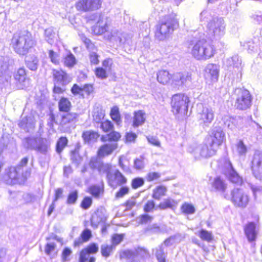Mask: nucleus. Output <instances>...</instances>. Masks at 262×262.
Instances as JSON below:
<instances>
[{"mask_svg": "<svg viewBox=\"0 0 262 262\" xmlns=\"http://www.w3.org/2000/svg\"><path fill=\"white\" fill-rule=\"evenodd\" d=\"M120 188L115 193V196L116 199H120L129 193V187L125 185L120 186Z\"/></svg>", "mask_w": 262, "mask_h": 262, "instance_id": "nucleus-41", "label": "nucleus"}, {"mask_svg": "<svg viewBox=\"0 0 262 262\" xmlns=\"http://www.w3.org/2000/svg\"><path fill=\"white\" fill-rule=\"evenodd\" d=\"M182 212L186 214H191L195 212V208L191 204L188 203L183 204L181 207Z\"/></svg>", "mask_w": 262, "mask_h": 262, "instance_id": "nucleus-46", "label": "nucleus"}, {"mask_svg": "<svg viewBox=\"0 0 262 262\" xmlns=\"http://www.w3.org/2000/svg\"><path fill=\"white\" fill-rule=\"evenodd\" d=\"M14 78L16 81V84L20 89H23V86H24V83L27 80L26 71L24 68H20L18 69L14 76Z\"/></svg>", "mask_w": 262, "mask_h": 262, "instance_id": "nucleus-33", "label": "nucleus"}, {"mask_svg": "<svg viewBox=\"0 0 262 262\" xmlns=\"http://www.w3.org/2000/svg\"><path fill=\"white\" fill-rule=\"evenodd\" d=\"M72 254V250L69 247H64L61 253V258L62 262L70 260V256Z\"/></svg>", "mask_w": 262, "mask_h": 262, "instance_id": "nucleus-43", "label": "nucleus"}, {"mask_svg": "<svg viewBox=\"0 0 262 262\" xmlns=\"http://www.w3.org/2000/svg\"><path fill=\"white\" fill-rule=\"evenodd\" d=\"M2 179L5 183L10 185L24 184L27 179L25 174H19L18 166H10L7 167Z\"/></svg>", "mask_w": 262, "mask_h": 262, "instance_id": "nucleus-7", "label": "nucleus"}, {"mask_svg": "<svg viewBox=\"0 0 262 262\" xmlns=\"http://www.w3.org/2000/svg\"><path fill=\"white\" fill-rule=\"evenodd\" d=\"M115 247L113 245L103 244L101 246L100 251L102 256L105 258L110 257L113 253Z\"/></svg>", "mask_w": 262, "mask_h": 262, "instance_id": "nucleus-38", "label": "nucleus"}, {"mask_svg": "<svg viewBox=\"0 0 262 262\" xmlns=\"http://www.w3.org/2000/svg\"><path fill=\"white\" fill-rule=\"evenodd\" d=\"M198 235L202 240L207 242H211L214 239L213 235L211 232L203 229H201L199 231Z\"/></svg>", "mask_w": 262, "mask_h": 262, "instance_id": "nucleus-39", "label": "nucleus"}, {"mask_svg": "<svg viewBox=\"0 0 262 262\" xmlns=\"http://www.w3.org/2000/svg\"><path fill=\"white\" fill-rule=\"evenodd\" d=\"M155 255L158 262H168L166 259L164 249L162 246H160L159 249L157 250Z\"/></svg>", "mask_w": 262, "mask_h": 262, "instance_id": "nucleus-44", "label": "nucleus"}, {"mask_svg": "<svg viewBox=\"0 0 262 262\" xmlns=\"http://www.w3.org/2000/svg\"><path fill=\"white\" fill-rule=\"evenodd\" d=\"M171 75L167 71H160L158 73L157 80L159 82L163 84L167 83L169 81Z\"/></svg>", "mask_w": 262, "mask_h": 262, "instance_id": "nucleus-37", "label": "nucleus"}, {"mask_svg": "<svg viewBox=\"0 0 262 262\" xmlns=\"http://www.w3.org/2000/svg\"><path fill=\"white\" fill-rule=\"evenodd\" d=\"M107 19L103 15H99L96 24L92 28L94 34L101 35L106 32L107 29Z\"/></svg>", "mask_w": 262, "mask_h": 262, "instance_id": "nucleus-21", "label": "nucleus"}, {"mask_svg": "<svg viewBox=\"0 0 262 262\" xmlns=\"http://www.w3.org/2000/svg\"><path fill=\"white\" fill-rule=\"evenodd\" d=\"M177 14L172 13L165 17V20L157 27L156 37L160 40L167 38L174 29L179 26L178 20L176 18Z\"/></svg>", "mask_w": 262, "mask_h": 262, "instance_id": "nucleus-5", "label": "nucleus"}, {"mask_svg": "<svg viewBox=\"0 0 262 262\" xmlns=\"http://www.w3.org/2000/svg\"><path fill=\"white\" fill-rule=\"evenodd\" d=\"M78 198V193L77 190H73L69 193L67 195L66 203L69 205L75 204Z\"/></svg>", "mask_w": 262, "mask_h": 262, "instance_id": "nucleus-42", "label": "nucleus"}, {"mask_svg": "<svg viewBox=\"0 0 262 262\" xmlns=\"http://www.w3.org/2000/svg\"><path fill=\"white\" fill-rule=\"evenodd\" d=\"M212 188L216 191L224 192L227 189V185L224 180L220 176L215 177L211 183Z\"/></svg>", "mask_w": 262, "mask_h": 262, "instance_id": "nucleus-31", "label": "nucleus"}, {"mask_svg": "<svg viewBox=\"0 0 262 262\" xmlns=\"http://www.w3.org/2000/svg\"><path fill=\"white\" fill-rule=\"evenodd\" d=\"M45 253L53 258L57 254L58 251L56 250V245L54 243H47L45 246Z\"/></svg>", "mask_w": 262, "mask_h": 262, "instance_id": "nucleus-36", "label": "nucleus"}, {"mask_svg": "<svg viewBox=\"0 0 262 262\" xmlns=\"http://www.w3.org/2000/svg\"><path fill=\"white\" fill-rule=\"evenodd\" d=\"M124 237V234H114L111 237L112 245L115 247L119 245L123 240Z\"/></svg>", "mask_w": 262, "mask_h": 262, "instance_id": "nucleus-45", "label": "nucleus"}, {"mask_svg": "<svg viewBox=\"0 0 262 262\" xmlns=\"http://www.w3.org/2000/svg\"><path fill=\"white\" fill-rule=\"evenodd\" d=\"M208 139L210 140V149H208V156L210 157L215 155L217 148L225 142V135L223 130L219 127L211 131Z\"/></svg>", "mask_w": 262, "mask_h": 262, "instance_id": "nucleus-9", "label": "nucleus"}, {"mask_svg": "<svg viewBox=\"0 0 262 262\" xmlns=\"http://www.w3.org/2000/svg\"><path fill=\"white\" fill-rule=\"evenodd\" d=\"M53 75L54 81L57 84L60 83L62 85L64 86L70 82L67 74L61 70H54Z\"/></svg>", "mask_w": 262, "mask_h": 262, "instance_id": "nucleus-27", "label": "nucleus"}, {"mask_svg": "<svg viewBox=\"0 0 262 262\" xmlns=\"http://www.w3.org/2000/svg\"><path fill=\"white\" fill-rule=\"evenodd\" d=\"M147 140H148V141L152 145H153L154 146H158V147H160V146H161L160 142L157 138L151 136V137H148L147 138Z\"/></svg>", "mask_w": 262, "mask_h": 262, "instance_id": "nucleus-63", "label": "nucleus"}, {"mask_svg": "<svg viewBox=\"0 0 262 262\" xmlns=\"http://www.w3.org/2000/svg\"><path fill=\"white\" fill-rule=\"evenodd\" d=\"M92 236V233L90 229L87 228L84 229L80 233L79 237L74 241L73 247L76 248L81 246L84 243L89 242Z\"/></svg>", "mask_w": 262, "mask_h": 262, "instance_id": "nucleus-22", "label": "nucleus"}, {"mask_svg": "<svg viewBox=\"0 0 262 262\" xmlns=\"http://www.w3.org/2000/svg\"><path fill=\"white\" fill-rule=\"evenodd\" d=\"M119 258L123 259H130L127 262H138L135 259L136 257L143 258L149 255L148 250L142 247H138L135 248L134 250L126 249L122 250L119 252Z\"/></svg>", "mask_w": 262, "mask_h": 262, "instance_id": "nucleus-11", "label": "nucleus"}, {"mask_svg": "<svg viewBox=\"0 0 262 262\" xmlns=\"http://www.w3.org/2000/svg\"><path fill=\"white\" fill-rule=\"evenodd\" d=\"M237 147L239 153L241 154H244L247 152V147L242 140H240L238 143Z\"/></svg>", "mask_w": 262, "mask_h": 262, "instance_id": "nucleus-62", "label": "nucleus"}, {"mask_svg": "<svg viewBox=\"0 0 262 262\" xmlns=\"http://www.w3.org/2000/svg\"><path fill=\"white\" fill-rule=\"evenodd\" d=\"M86 192L94 198H99L104 192V183L102 182L99 185H91L87 188Z\"/></svg>", "mask_w": 262, "mask_h": 262, "instance_id": "nucleus-24", "label": "nucleus"}, {"mask_svg": "<svg viewBox=\"0 0 262 262\" xmlns=\"http://www.w3.org/2000/svg\"><path fill=\"white\" fill-rule=\"evenodd\" d=\"M230 201L235 207L245 208L250 201L249 195L240 188H234L231 191Z\"/></svg>", "mask_w": 262, "mask_h": 262, "instance_id": "nucleus-10", "label": "nucleus"}, {"mask_svg": "<svg viewBox=\"0 0 262 262\" xmlns=\"http://www.w3.org/2000/svg\"><path fill=\"white\" fill-rule=\"evenodd\" d=\"M97 170L99 172L105 173L107 184L113 189L127 183V178L119 170L112 171V166L110 164L102 162L97 167Z\"/></svg>", "mask_w": 262, "mask_h": 262, "instance_id": "nucleus-3", "label": "nucleus"}, {"mask_svg": "<svg viewBox=\"0 0 262 262\" xmlns=\"http://www.w3.org/2000/svg\"><path fill=\"white\" fill-rule=\"evenodd\" d=\"M206 76L211 82H216L218 79L219 71L216 69H209L206 74Z\"/></svg>", "mask_w": 262, "mask_h": 262, "instance_id": "nucleus-50", "label": "nucleus"}, {"mask_svg": "<svg viewBox=\"0 0 262 262\" xmlns=\"http://www.w3.org/2000/svg\"><path fill=\"white\" fill-rule=\"evenodd\" d=\"M78 114L75 113L68 112L61 115L59 126L61 129H64V132L70 129L77 121Z\"/></svg>", "mask_w": 262, "mask_h": 262, "instance_id": "nucleus-15", "label": "nucleus"}, {"mask_svg": "<svg viewBox=\"0 0 262 262\" xmlns=\"http://www.w3.org/2000/svg\"><path fill=\"white\" fill-rule=\"evenodd\" d=\"M100 127L103 132L108 133L106 135H102L101 137L100 140L102 142H105L108 141L110 142H118L121 140V134L114 130V125L111 121L105 120L101 122Z\"/></svg>", "mask_w": 262, "mask_h": 262, "instance_id": "nucleus-8", "label": "nucleus"}, {"mask_svg": "<svg viewBox=\"0 0 262 262\" xmlns=\"http://www.w3.org/2000/svg\"><path fill=\"white\" fill-rule=\"evenodd\" d=\"M252 97L249 91L241 89L235 101V106L237 110H245L250 107Z\"/></svg>", "mask_w": 262, "mask_h": 262, "instance_id": "nucleus-14", "label": "nucleus"}, {"mask_svg": "<svg viewBox=\"0 0 262 262\" xmlns=\"http://www.w3.org/2000/svg\"><path fill=\"white\" fill-rule=\"evenodd\" d=\"M252 18L257 24L262 26V13L260 12L253 15Z\"/></svg>", "mask_w": 262, "mask_h": 262, "instance_id": "nucleus-64", "label": "nucleus"}, {"mask_svg": "<svg viewBox=\"0 0 262 262\" xmlns=\"http://www.w3.org/2000/svg\"><path fill=\"white\" fill-rule=\"evenodd\" d=\"M101 0H79L76 4V8L79 11H94L99 9Z\"/></svg>", "mask_w": 262, "mask_h": 262, "instance_id": "nucleus-16", "label": "nucleus"}, {"mask_svg": "<svg viewBox=\"0 0 262 262\" xmlns=\"http://www.w3.org/2000/svg\"><path fill=\"white\" fill-rule=\"evenodd\" d=\"M200 20L202 22L208 23L206 33L204 34L207 38L217 40L225 35L226 24L223 18H212L209 12L203 11L200 14Z\"/></svg>", "mask_w": 262, "mask_h": 262, "instance_id": "nucleus-1", "label": "nucleus"}, {"mask_svg": "<svg viewBox=\"0 0 262 262\" xmlns=\"http://www.w3.org/2000/svg\"><path fill=\"white\" fill-rule=\"evenodd\" d=\"M229 167L231 169V171L229 173L228 179L229 181L236 185H242L243 183V179L234 170L231 163L230 162H228Z\"/></svg>", "mask_w": 262, "mask_h": 262, "instance_id": "nucleus-30", "label": "nucleus"}, {"mask_svg": "<svg viewBox=\"0 0 262 262\" xmlns=\"http://www.w3.org/2000/svg\"><path fill=\"white\" fill-rule=\"evenodd\" d=\"M63 190L61 188H58L54 191V196L53 200L54 202H57L59 199L63 196Z\"/></svg>", "mask_w": 262, "mask_h": 262, "instance_id": "nucleus-60", "label": "nucleus"}, {"mask_svg": "<svg viewBox=\"0 0 262 262\" xmlns=\"http://www.w3.org/2000/svg\"><path fill=\"white\" fill-rule=\"evenodd\" d=\"M53 93L55 94L60 95L66 92V89L62 85L60 86L59 84H57L56 82L53 88Z\"/></svg>", "mask_w": 262, "mask_h": 262, "instance_id": "nucleus-58", "label": "nucleus"}, {"mask_svg": "<svg viewBox=\"0 0 262 262\" xmlns=\"http://www.w3.org/2000/svg\"><path fill=\"white\" fill-rule=\"evenodd\" d=\"M71 93L74 95H79L84 98L94 92V88L92 84H85L83 86H79L77 84H74L71 89Z\"/></svg>", "mask_w": 262, "mask_h": 262, "instance_id": "nucleus-17", "label": "nucleus"}, {"mask_svg": "<svg viewBox=\"0 0 262 262\" xmlns=\"http://www.w3.org/2000/svg\"><path fill=\"white\" fill-rule=\"evenodd\" d=\"M118 145L117 142L113 143H104L98 148L96 156L99 159H103L112 155L117 148Z\"/></svg>", "mask_w": 262, "mask_h": 262, "instance_id": "nucleus-18", "label": "nucleus"}, {"mask_svg": "<svg viewBox=\"0 0 262 262\" xmlns=\"http://www.w3.org/2000/svg\"><path fill=\"white\" fill-rule=\"evenodd\" d=\"M176 204L175 201L169 197L160 202L157 206L155 202L150 200H148L143 206V211L147 213L154 211L156 208L160 210L172 209L176 206Z\"/></svg>", "mask_w": 262, "mask_h": 262, "instance_id": "nucleus-12", "label": "nucleus"}, {"mask_svg": "<svg viewBox=\"0 0 262 262\" xmlns=\"http://www.w3.org/2000/svg\"><path fill=\"white\" fill-rule=\"evenodd\" d=\"M121 33L119 32H114L113 34H112L110 39L111 41H114L117 43H121L122 42V38L120 36Z\"/></svg>", "mask_w": 262, "mask_h": 262, "instance_id": "nucleus-61", "label": "nucleus"}, {"mask_svg": "<svg viewBox=\"0 0 262 262\" xmlns=\"http://www.w3.org/2000/svg\"><path fill=\"white\" fill-rule=\"evenodd\" d=\"M144 183V181L142 178L137 177L132 179L131 186L133 189H136L143 185Z\"/></svg>", "mask_w": 262, "mask_h": 262, "instance_id": "nucleus-51", "label": "nucleus"}, {"mask_svg": "<svg viewBox=\"0 0 262 262\" xmlns=\"http://www.w3.org/2000/svg\"><path fill=\"white\" fill-rule=\"evenodd\" d=\"M153 219L154 217L151 215L146 213L142 214L139 216V224L141 225L146 224L150 223Z\"/></svg>", "mask_w": 262, "mask_h": 262, "instance_id": "nucleus-49", "label": "nucleus"}, {"mask_svg": "<svg viewBox=\"0 0 262 262\" xmlns=\"http://www.w3.org/2000/svg\"><path fill=\"white\" fill-rule=\"evenodd\" d=\"M102 211L100 209H97L92 214L90 217V225L92 227L97 228L98 225L104 221Z\"/></svg>", "mask_w": 262, "mask_h": 262, "instance_id": "nucleus-28", "label": "nucleus"}, {"mask_svg": "<svg viewBox=\"0 0 262 262\" xmlns=\"http://www.w3.org/2000/svg\"><path fill=\"white\" fill-rule=\"evenodd\" d=\"M189 102V97L184 93H179L172 95L170 101L171 112L175 115L186 116Z\"/></svg>", "mask_w": 262, "mask_h": 262, "instance_id": "nucleus-6", "label": "nucleus"}, {"mask_svg": "<svg viewBox=\"0 0 262 262\" xmlns=\"http://www.w3.org/2000/svg\"><path fill=\"white\" fill-rule=\"evenodd\" d=\"M188 48L192 56L198 60H206L214 53L212 46L204 38L191 39L188 43Z\"/></svg>", "mask_w": 262, "mask_h": 262, "instance_id": "nucleus-2", "label": "nucleus"}, {"mask_svg": "<svg viewBox=\"0 0 262 262\" xmlns=\"http://www.w3.org/2000/svg\"><path fill=\"white\" fill-rule=\"evenodd\" d=\"M146 113L143 110H138L133 113L132 125L137 127L143 125L146 121Z\"/></svg>", "mask_w": 262, "mask_h": 262, "instance_id": "nucleus-25", "label": "nucleus"}, {"mask_svg": "<svg viewBox=\"0 0 262 262\" xmlns=\"http://www.w3.org/2000/svg\"><path fill=\"white\" fill-rule=\"evenodd\" d=\"M242 63V59L237 55L227 59L226 64L228 66H238Z\"/></svg>", "mask_w": 262, "mask_h": 262, "instance_id": "nucleus-47", "label": "nucleus"}, {"mask_svg": "<svg viewBox=\"0 0 262 262\" xmlns=\"http://www.w3.org/2000/svg\"><path fill=\"white\" fill-rule=\"evenodd\" d=\"M95 74L96 76L99 78L103 79L107 77L106 71L102 67L96 68L95 70Z\"/></svg>", "mask_w": 262, "mask_h": 262, "instance_id": "nucleus-59", "label": "nucleus"}, {"mask_svg": "<svg viewBox=\"0 0 262 262\" xmlns=\"http://www.w3.org/2000/svg\"><path fill=\"white\" fill-rule=\"evenodd\" d=\"M251 168L255 177L262 179V154H255L252 161Z\"/></svg>", "mask_w": 262, "mask_h": 262, "instance_id": "nucleus-20", "label": "nucleus"}, {"mask_svg": "<svg viewBox=\"0 0 262 262\" xmlns=\"http://www.w3.org/2000/svg\"><path fill=\"white\" fill-rule=\"evenodd\" d=\"M137 205L135 201L132 200H126L122 206L124 207V211H128L132 210Z\"/></svg>", "mask_w": 262, "mask_h": 262, "instance_id": "nucleus-54", "label": "nucleus"}, {"mask_svg": "<svg viewBox=\"0 0 262 262\" xmlns=\"http://www.w3.org/2000/svg\"><path fill=\"white\" fill-rule=\"evenodd\" d=\"M72 107V103L69 99L66 97H61L58 102V110L60 112L68 113Z\"/></svg>", "mask_w": 262, "mask_h": 262, "instance_id": "nucleus-29", "label": "nucleus"}, {"mask_svg": "<svg viewBox=\"0 0 262 262\" xmlns=\"http://www.w3.org/2000/svg\"><path fill=\"white\" fill-rule=\"evenodd\" d=\"M12 45L16 53L25 55L33 45L31 34L27 31L15 33L12 39Z\"/></svg>", "mask_w": 262, "mask_h": 262, "instance_id": "nucleus-4", "label": "nucleus"}, {"mask_svg": "<svg viewBox=\"0 0 262 262\" xmlns=\"http://www.w3.org/2000/svg\"><path fill=\"white\" fill-rule=\"evenodd\" d=\"M49 56L52 63L54 64H59L60 58L59 55L57 53L53 51V50H50L49 51Z\"/></svg>", "mask_w": 262, "mask_h": 262, "instance_id": "nucleus-56", "label": "nucleus"}, {"mask_svg": "<svg viewBox=\"0 0 262 262\" xmlns=\"http://www.w3.org/2000/svg\"><path fill=\"white\" fill-rule=\"evenodd\" d=\"M245 234L249 242H254L257 237L256 224L253 222H248L244 227Z\"/></svg>", "mask_w": 262, "mask_h": 262, "instance_id": "nucleus-23", "label": "nucleus"}, {"mask_svg": "<svg viewBox=\"0 0 262 262\" xmlns=\"http://www.w3.org/2000/svg\"><path fill=\"white\" fill-rule=\"evenodd\" d=\"M167 188L164 185L156 186L152 190L151 196L156 200H160L161 198L166 195Z\"/></svg>", "mask_w": 262, "mask_h": 262, "instance_id": "nucleus-34", "label": "nucleus"}, {"mask_svg": "<svg viewBox=\"0 0 262 262\" xmlns=\"http://www.w3.org/2000/svg\"><path fill=\"white\" fill-rule=\"evenodd\" d=\"M64 64L66 66H74L76 64L75 57L71 53H69L65 57Z\"/></svg>", "mask_w": 262, "mask_h": 262, "instance_id": "nucleus-52", "label": "nucleus"}, {"mask_svg": "<svg viewBox=\"0 0 262 262\" xmlns=\"http://www.w3.org/2000/svg\"><path fill=\"white\" fill-rule=\"evenodd\" d=\"M93 204L92 196H84L81 200L80 203V207L83 210L89 209Z\"/></svg>", "mask_w": 262, "mask_h": 262, "instance_id": "nucleus-40", "label": "nucleus"}, {"mask_svg": "<svg viewBox=\"0 0 262 262\" xmlns=\"http://www.w3.org/2000/svg\"><path fill=\"white\" fill-rule=\"evenodd\" d=\"M144 160L143 156H141L134 160V167L137 170L142 169L144 167Z\"/></svg>", "mask_w": 262, "mask_h": 262, "instance_id": "nucleus-57", "label": "nucleus"}, {"mask_svg": "<svg viewBox=\"0 0 262 262\" xmlns=\"http://www.w3.org/2000/svg\"><path fill=\"white\" fill-rule=\"evenodd\" d=\"M81 137L85 143H91L97 142L100 134L97 131L87 130L83 132Z\"/></svg>", "mask_w": 262, "mask_h": 262, "instance_id": "nucleus-26", "label": "nucleus"}, {"mask_svg": "<svg viewBox=\"0 0 262 262\" xmlns=\"http://www.w3.org/2000/svg\"><path fill=\"white\" fill-rule=\"evenodd\" d=\"M161 177V174L159 172L151 171L147 173L145 178L147 181L152 182L159 179Z\"/></svg>", "mask_w": 262, "mask_h": 262, "instance_id": "nucleus-53", "label": "nucleus"}, {"mask_svg": "<svg viewBox=\"0 0 262 262\" xmlns=\"http://www.w3.org/2000/svg\"><path fill=\"white\" fill-rule=\"evenodd\" d=\"M214 112L211 108H203L201 112L198 114V119L200 124L204 126H208L213 120Z\"/></svg>", "mask_w": 262, "mask_h": 262, "instance_id": "nucleus-19", "label": "nucleus"}, {"mask_svg": "<svg viewBox=\"0 0 262 262\" xmlns=\"http://www.w3.org/2000/svg\"><path fill=\"white\" fill-rule=\"evenodd\" d=\"M45 36L46 40L50 43L52 44L54 42L55 38V33L52 28H48L45 31Z\"/></svg>", "mask_w": 262, "mask_h": 262, "instance_id": "nucleus-48", "label": "nucleus"}, {"mask_svg": "<svg viewBox=\"0 0 262 262\" xmlns=\"http://www.w3.org/2000/svg\"><path fill=\"white\" fill-rule=\"evenodd\" d=\"M68 139L66 136H61L57 140L55 149L56 151L60 154L68 144Z\"/></svg>", "mask_w": 262, "mask_h": 262, "instance_id": "nucleus-35", "label": "nucleus"}, {"mask_svg": "<svg viewBox=\"0 0 262 262\" xmlns=\"http://www.w3.org/2000/svg\"><path fill=\"white\" fill-rule=\"evenodd\" d=\"M190 77L184 75H181L179 77L175 79L176 84L179 86H182L185 84L187 81H190Z\"/></svg>", "mask_w": 262, "mask_h": 262, "instance_id": "nucleus-55", "label": "nucleus"}, {"mask_svg": "<svg viewBox=\"0 0 262 262\" xmlns=\"http://www.w3.org/2000/svg\"><path fill=\"white\" fill-rule=\"evenodd\" d=\"M98 251L99 247L97 244L90 243L80 251L78 262H96V257L91 255L96 254Z\"/></svg>", "mask_w": 262, "mask_h": 262, "instance_id": "nucleus-13", "label": "nucleus"}, {"mask_svg": "<svg viewBox=\"0 0 262 262\" xmlns=\"http://www.w3.org/2000/svg\"><path fill=\"white\" fill-rule=\"evenodd\" d=\"M110 116L112 120L116 124V125L118 126L121 125L122 122V117L119 111V108L117 106H113L111 108Z\"/></svg>", "mask_w": 262, "mask_h": 262, "instance_id": "nucleus-32", "label": "nucleus"}]
</instances>
